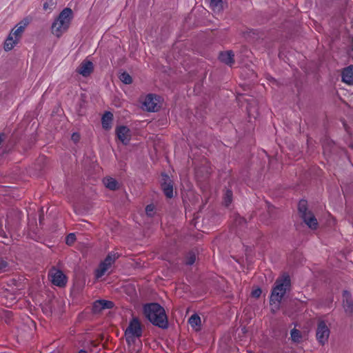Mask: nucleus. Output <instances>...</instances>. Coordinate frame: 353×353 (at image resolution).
Segmentation results:
<instances>
[{"label":"nucleus","mask_w":353,"mask_h":353,"mask_svg":"<svg viewBox=\"0 0 353 353\" xmlns=\"http://www.w3.org/2000/svg\"><path fill=\"white\" fill-rule=\"evenodd\" d=\"M290 284V279L287 274L282 275L276 280L270 297V305L273 312L279 310L281 301Z\"/></svg>","instance_id":"obj_1"},{"label":"nucleus","mask_w":353,"mask_h":353,"mask_svg":"<svg viewBox=\"0 0 353 353\" xmlns=\"http://www.w3.org/2000/svg\"><path fill=\"white\" fill-rule=\"evenodd\" d=\"M261 294V290L260 288H255L252 291V296L254 298H258Z\"/></svg>","instance_id":"obj_29"},{"label":"nucleus","mask_w":353,"mask_h":353,"mask_svg":"<svg viewBox=\"0 0 353 353\" xmlns=\"http://www.w3.org/2000/svg\"><path fill=\"white\" fill-rule=\"evenodd\" d=\"M113 307V303L105 300H99L94 302L93 305V311L100 312L104 309H109Z\"/></svg>","instance_id":"obj_13"},{"label":"nucleus","mask_w":353,"mask_h":353,"mask_svg":"<svg viewBox=\"0 0 353 353\" xmlns=\"http://www.w3.org/2000/svg\"><path fill=\"white\" fill-rule=\"evenodd\" d=\"M162 188L167 197L171 198L173 196V188L171 182L165 181L162 183Z\"/></svg>","instance_id":"obj_21"},{"label":"nucleus","mask_w":353,"mask_h":353,"mask_svg":"<svg viewBox=\"0 0 353 353\" xmlns=\"http://www.w3.org/2000/svg\"><path fill=\"white\" fill-rule=\"evenodd\" d=\"M342 78L345 83L353 85V65H350L343 70Z\"/></svg>","instance_id":"obj_15"},{"label":"nucleus","mask_w":353,"mask_h":353,"mask_svg":"<svg viewBox=\"0 0 353 353\" xmlns=\"http://www.w3.org/2000/svg\"><path fill=\"white\" fill-rule=\"evenodd\" d=\"M21 39L19 37L12 35L10 33L4 42L3 48L6 51H10L14 48V47L19 43Z\"/></svg>","instance_id":"obj_14"},{"label":"nucleus","mask_w":353,"mask_h":353,"mask_svg":"<svg viewBox=\"0 0 353 353\" xmlns=\"http://www.w3.org/2000/svg\"><path fill=\"white\" fill-rule=\"evenodd\" d=\"M330 331L326 324L323 321L320 322L316 331L318 341L321 343H324L327 340Z\"/></svg>","instance_id":"obj_9"},{"label":"nucleus","mask_w":353,"mask_h":353,"mask_svg":"<svg viewBox=\"0 0 353 353\" xmlns=\"http://www.w3.org/2000/svg\"><path fill=\"white\" fill-rule=\"evenodd\" d=\"M79 353H87V352L84 351V350H80L79 352Z\"/></svg>","instance_id":"obj_32"},{"label":"nucleus","mask_w":353,"mask_h":353,"mask_svg":"<svg viewBox=\"0 0 353 353\" xmlns=\"http://www.w3.org/2000/svg\"><path fill=\"white\" fill-rule=\"evenodd\" d=\"M144 326L139 319L133 318L125 331V340L128 345L134 344L141 337Z\"/></svg>","instance_id":"obj_4"},{"label":"nucleus","mask_w":353,"mask_h":353,"mask_svg":"<svg viewBox=\"0 0 353 353\" xmlns=\"http://www.w3.org/2000/svg\"><path fill=\"white\" fill-rule=\"evenodd\" d=\"M234 54L230 51L221 52L219 55V59L222 62L226 64L231 65L233 63Z\"/></svg>","instance_id":"obj_17"},{"label":"nucleus","mask_w":353,"mask_h":353,"mask_svg":"<svg viewBox=\"0 0 353 353\" xmlns=\"http://www.w3.org/2000/svg\"><path fill=\"white\" fill-rule=\"evenodd\" d=\"M119 79L125 84H130L132 82L131 76L125 72H121L120 74Z\"/></svg>","instance_id":"obj_25"},{"label":"nucleus","mask_w":353,"mask_h":353,"mask_svg":"<svg viewBox=\"0 0 353 353\" xmlns=\"http://www.w3.org/2000/svg\"><path fill=\"white\" fill-rule=\"evenodd\" d=\"M343 302L345 310L350 311L352 306L351 295L348 292H345L343 294Z\"/></svg>","instance_id":"obj_18"},{"label":"nucleus","mask_w":353,"mask_h":353,"mask_svg":"<svg viewBox=\"0 0 353 353\" xmlns=\"http://www.w3.org/2000/svg\"><path fill=\"white\" fill-rule=\"evenodd\" d=\"M49 276L50 277L52 283L54 285L62 287L64 286L66 283L65 276L61 271L57 269H52L50 272Z\"/></svg>","instance_id":"obj_8"},{"label":"nucleus","mask_w":353,"mask_h":353,"mask_svg":"<svg viewBox=\"0 0 353 353\" xmlns=\"http://www.w3.org/2000/svg\"><path fill=\"white\" fill-rule=\"evenodd\" d=\"M76 240L75 234L73 233L69 234L65 239V242L68 245H72Z\"/></svg>","instance_id":"obj_27"},{"label":"nucleus","mask_w":353,"mask_h":353,"mask_svg":"<svg viewBox=\"0 0 353 353\" xmlns=\"http://www.w3.org/2000/svg\"><path fill=\"white\" fill-rule=\"evenodd\" d=\"M29 23V19L25 18L22 19L11 30L10 33H11L12 35L16 36L21 39L22 34L23 33Z\"/></svg>","instance_id":"obj_10"},{"label":"nucleus","mask_w":353,"mask_h":353,"mask_svg":"<svg viewBox=\"0 0 353 353\" xmlns=\"http://www.w3.org/2000/svg\"><path fill=\"white\" fill-rule=\"evenodd\" d=\"M305 336V334L301 333L298 330L293 329L291 332V337L293 341L294 342H300L301 341Z\"/></svg>","instance_id":"obj_22"},{"label":"nucleus","mask_w":353,"mask_h":353,"mask_svg":"<svg viewBox=\"0 0 353 353\" xmlns=\"http://www.w3.org/2000/svg\"><path fill=\"white\" fill-rule=\"evenodd\" d=\"M189 323L196 330H199L201 319L197 315H192L189 319Z\"/></svg>","instance_id":"obj_24"},{"label":"nucleus","mask_w":353,"mask_h":353,"mask_svg":"<svg viewBox=\"0 0 353 353\" xmlns=\"http://www.w3.org/2000/svg\"><path fill=\"white\" fill-rule=\"evenodd\" d=\"M146 214L152 216L155 212V206L153 204L148 205L145 208Z\"/></svg>","instance_id":"obj_26"},{"label":"nucleus","mask_w":353,"mask_h":353,"mask_svg":"<svg viewBox=\"0 0 353 353\" xmlns=\"http://www.w3.org/2000/svg\"><path fill=\"white\" fill-rule=\"evenodd\" d=\"M56 0H43V9L46 12H50L54 8Z\"/></svg>","instance_id":"obj_23"},{"label":"nucleus","mask_w":353,"mask_h":353,"mask_svg":"<svg viewBox=\"0 0 353 353\" xmlns=\"http://www.w3.org/2000/svg\"><path fill=\"white\" fill-rule=\"evenodd\" d=\"M143 312L145 317L154 325L161 327L167 325V316L164 309L157 303L147 304Z\"/></svg>","instance_id":"obj_2"},{"label":"nucleus","mask_w":353,"mask_h":353,"mask_svg":"<svg viewBox=\"0 0 353 353\" xmlns=\"http://www.w3.org/2000/svg\"><path fill=\"white\" fill-rule=\"evenodd\" d=\"M113 119V114L110 112H105L102 117V125L105 130H108L112 127V121Z\"/></svg>","instance_id":"obj_16"},{"label":"nucleus","mask_w":353,"mask_h":353,"mask_svg":"<svg viewBox=\"0 0 353 353\" xmlns=\"http://www.w3.org/2000/svg\"><path fill=\"white\" fill-rule=\"evenodd\" d=\"M103 183L105 186L112 190H114L118 188L119 184L117 181L112 177H106L103 179Z\"/></svg>","instance_id":"obj_19"},{"label":"nucleus","mask_w":353,"mask_h":353,"mask_svg":"<svg viewBox=\"0 0 353 353\" xmlns=\"http://www.w3.org/2000/svg\"><path fill=\"white\" fill-rule=\"evenodd\" d=\"M7 262L3 260V259L0 258V270L1 271H5L6 268L7 267Z\"/></svg>","instance_id":"obj_30"},{"label":"nucleus","mask_w":353,"mask_h":353,"mask_svg":"<svg viewBox=\"0 0 353 353\" xmlns=\"http://www.w3.org/2000/svg\"><path fill=\"white\" fill-rule=\"evenodd\" d=\"M161 98L159 96L150 94L143 101V106L148 111H156L160 107Z\"/></svg>","instance_id":"obj_7"},{"label":"nucleus","mask_w":353,"mask_h":353,"mask_svg":"<svg viewBox=\"0 0 353 353\" xmlns=\"http://www.w3.org/2000/svg\"><path fill=\"white\" fill-rule=\"evenodd\" d=\"M232 201V192L230 191H227L225 196V205H229V203Z\"/></svg>","instance_id":"obj_28"},{"label":"nucleus","mask_w":353,"mask_h":353,"mask_svg":"<svg viewBox=\"0 0 353 353\" xmlns=\"http://www.w3.org/2000/svg\"><path fill=\"white\" fill-rule=\"evenodd\" d=\"M93 70V64L91 61H83L78 68V72L83 77L90 75Z\"/></svg>","instance_id":"obj_12"},{"label":"nucleus","mask_w":353,"mask_h":353,"mask_svg":"<svg viewBox=\"0 0 353 353\" xmlns=\"http://www.w3.org/2000/svg\"><path fill=\"white\" fill-rule=\"evenodd\" d=\"M73 12L70 8L63 9L52 25V32L57 37H61L69 28Z\"/></svg>","instance_id":"obj_3"},{"label":"nucleus","mask_w":353,"mask_h":353,"mask_svg":"<svg viewBox=\"0 0 353 353\" xmlns=\"http://www.w3.org/2000/svg\"><path fill=\"white\" fill-rule=\"evenodd\" d=\"M299 213L304 219L305 223L312 230L317 228L318 222L311 212L307 210V201L301 200L298 205Z\"/></svg>","instance_id":"obj_5"},{"label":"nucleus","mask_w":353,"mask_h":353,"mask_svg":"<svg viewBox=\"0 0 353 353\" xmlns=\"http://www.w3.org/2000/svg\"><path fill=\"white\" fill-rule=\"evenodd\" d=\"M117 135L123 143L126 144L130 140V132L128 128L119 126L117 128Z\"/></svg>","instance_id":"obj_11"},{"label":"nucleus","mask_w":353,"mask_h":353,"mask_svg":"<svg viewBox=\"0 0 353 353\" xmlns=\"http://www.w3.org/2000/svg\"><path fill=\"white\" fill-rule=\"evenodd\" d=\"M210 6L214 12H219L223 8L224 2L223 0H211Z\"/></svg>","instance_id":"obj_20"},{"label":"nucleus","mask_w":353,"mask_h":353,"mask_svg":"<svg viewBox=\"0 0 353 353\" xmlns=\"http://www.w3.org/2000/svg\"><path fill=\"white\" fill-rule=\"evenodd\" d=\"M80 139V136L78 133H73V134L72 135V139L74 141V142H77Z\"/></svg>","instance_id":"obj_31"},{"label":"nucleus","mask_w":353,"mask_h":353,"mask_svg":"<svg viewBox=\"0 0 353 353\" xmlns=\"http://www.w3.org/2000/svg\"><path fill=\"white\" fill-rule=\"evenodd\" d=\"M118 257L117 253L112 252L109 254L96 270V277L100 279L105 274L109 273L112 264Z\"/></svg>","instance_id":"obj_6"}]
</instances>
